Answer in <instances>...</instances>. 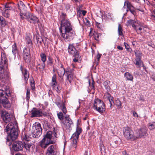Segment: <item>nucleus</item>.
<instances>
[{
	"mask_svg": "<svg viewBox=\"0 0 155 155\" xmlns=\"http://www.w3.org/2000/svg\"><path fill=\"white\" fill-rule=\"evenodd\" d=\"M62 18L61 23V36L66 41H69L73 38L75 33L73 30L70 21L66 18V15L62 13L61 16Z\"/></svg>",
	"mask_w": 155,
	"mask_h": 155,
	"instance_id": "obj_1",
	"label": "nucleus"
},
{
	"mask_svg": "<svg viewBox=\"0 0 155 155\" xmlns=\"http://www.w3.org/2000/svg\"><path fill=\"white\" fill-rule=\"evenodd\" d=\"M4 131L8 133L6 139V143L9 146H10L12 142L17 138L18 135L17 124L9 123L4 129Z\"/></svg>",
	"mask_w": 155,
	"mask_h": 155,
	"instance_id": "obj_2",
	"label": "nucleus"
},
{
	"mask_svg": "<svg viewBox=\"0 0 155 155\" xmlns=\"http://www.w3.org/2000/svg\"><path fill=\"white\" fill-rule=\"evenodd\" d=\"M29 136L28 134L25 133L23 137L24 144L21 141H16L13 142L12 149L15 151H22L24 147L28 151H29Z\"/></svg>",
	"mask_w": 155,
	"mask_h": 155,
	"instance_id": "obj_3",
	"label": "nucleus"
},
{
	"mask_svg": "<svg viewBox=\"0 0 155 155\" xmlns=\"http://www.w3.org/2000/svg\"><path fill=\"white\" fill-rule=\"evenodd\" d=\"M10 96L9 90L7 88L5 91L0 90V104H2L5 108H8L11 106V104L7 97Z\"/></svg>",
	"mask_w": 155,
	"mask_h": 155,
	"instance_id": "obj_4",
	"label": "nucleus"
},
{
	"mask_svg": "<svg viewBox=\"0 0 155 155\" xmlns=\"http://www.w3.org/2000/svg\"><path fill=\"white\" fill-rule=\"evenodd\" d=\"M57 72L58 75L60 77H62L65 73L67 76V79L70 83H71L73 80L74 72L73 70L71 69H67L65 71L64 68L61 66L57 70Z\"/></svg>",
	"mask_w": 155,
	"mask_h": 155,
	"instance_id": "obj_5",
	"label": "nucleus"
},
{
	"mask_svg": "<svg viewBox=\"0 0 155 155\" xmlns=\"http://www.w3.org/2000/svg\"><path fill=\"white\" fill-rule=\"evenodd\" d=\"M93 109L100 113H104L105 110V106L103 101L98 98L95 99L93 103Z\"/></svg>",
	"mask_w": 155,
	"mask_h": 155,
	"instance_id": "obj_6",
	"label": "nucleus"
},
{
	"mask_svg": "<svg viewBox=\"0 0 155 155\" xmlns=\"http://www.w3.org/2000/svg\"><path fill=\"white\" fill-rule=\"evenodd\" d=\"M127 26L132 25L133 28L138 33H140L143 28V26L141 25L140 22L137 20H128L127 22Z\"/></svg>",
	"mask_w": 155,
	"mask_h": 155,
	"instance_id": "obj_7",
	"label": "nucleus"
},
{
	"mask_svg": "<svg viewBox=\"0 0 155 155\" xmlns=\"http://www.w3.org/2000/svg\"><path fill=\"white\" fill-rule=\"evenodd\" d=\"M42 133V128L40 124L35 122L33 124L32 130L31 135L34 138H37L39 137Z\"/></svg>",
	"mask_w": 155,
	"mask_h": 155,
	"instance_id": "obj_8",
	"label": "nucleus"
},
{
	"mask_svg": "<svg viewBox=\"0 0 155 155\" xmlns=\"http://www.w3.org/2000/svg\"><path fill=\"white\" fill-rule=\"evenodd\" d=\"M135 139L141 138H145L147 135V130L145 127H143L136 130L135 131Z\"/></svg>",
	"mask_w": 155,
	"mask_h": 155,
	"instance_id": "obj_9",
	"label": "nucleus"
},
{
	"mask_svg": "<svg viewBox=\"0 0 155 155\" xmlns=\"http://www.w3.org/2000/svg\"><path fill=\"white\" fill-rule=\"evenodd\" d=\"M82 131L81 128L78 127L75 132L74 133L71 137V140L72 142V143L74 147H76L77 146V140H78L79 135Z\"/></svg>",
	"mask_w": 155,
	"mask_h": 155,
	"instance_id": "obj_10",
	"label": "nucleus"
},
{
	"mask_svg": "<svg viewBox=\"0 0 155 155\" xmlns=\"http://www.w3.org/2000/svg\"><path fill=\"white\" fill-rule=\"evenodd\" d=\"M124 136L127 139L135 140V134H133V131L128 127H126L124 130Z\"/></svg>",
	"mask_w": 155,
	"mask_h": 155,
	"instance_id": "obj_11",
	"label": "nucleus"
},
{
	"mask_svg": "<svg viewBox=\"0 0 155 155\" xmlns=\"http://www.w3.org/2000/svg\"><path fill=\"white\" fill-rule=\"evenodd\" d=\"M64 119L61 122L62 126L68 129L70 128L72 124L71 119L69 117V116L66 115L64 117Z\"/></svg>",
	"mask_w": 155,
	"mask_h": 155,
	"instance_id": "obj_12",
	"label": "nucleus"
},
{
	"mask_svg": "<svg viewBox=\"0 0 155 155\" xmlns=\"http://www.w3.org/2000/svg\"><path fill=\"white\" fill-rule=\"evenodd\" d=\"M68 51L69 53L73 55L75 58H79L80 57L79 53L72 45H69Z\"/></svg>",
	"mask_w": 155,
	"mask_h": 155,
	"instance_id": "obj_13",
	"label": "nucleus"
},
{
	"mask_svg": "<svg viewBox=\"0 0 155 155\" xmlns=\"http://www.w3.org/2000/svg\"><path fill=\"white\" fill-rule=\"evenodd\" d=\"M53 143V141H49L48 139H45L44 137L40 142V145L42 148L45 149L50 144Z\"/></svg>",
	"mask_w": 155,
	"mask_h": 155,
	"instance_id": "obj_14",
	"label": "nucleus"
},
{
	"mask_svg": "<svg viewBox=\"0 0 155 155\" xmlns=\"http://www.w3.org/2000/svg\"><path fill=\"white\" fill-rule=\"evenodd\" d=\"M124 6H126L127 9V11H130V12L134 15L135 13L134 7L132 5L131 3L128 1H126L124 3Z\"/></svg>",
	"mask_w": 155,
	"mask_h": 155,
	"instance_id": "obj_15",
	"label": "nucleus"
},
{
	"mask_svg": "<svg viewBox=\"0 0 155 155\" xmlns=\"http://www.w3.org/2000/svg\"><path fill=\"white\" fill-rule=\"evenodd\" d=\"M57 148V146L55 145L50 146L48 149L46 155H54Z\"/></svg>",
	"mask_w": 155,
	"mask_h": 155,
	"instance_id": "obj_16",
	"label": "nucleus"
},
{
	"mask_svg": "<svg viewBox=\"0 0 155 155\" xmlns=\"http://www.w3.org/2000/svg\"><path fill=\"white\" fill-rule=\"evenodd\" d=\"M29 49L25 48L23 50V56L24 60L26 62H29Z\"/></svg>",
	"mask_w": 155,
	"mask_h": 155,
	"instance_id": "obj_17",
	"label": "nucleus"
},
{
	"mask_svg": "<svg viewBox=\"0 0 155 155\" xmlns=\"http://www.w3.org/2000/svg\"><path fill=\"white\" fill-rule=\"evenodd\" d=\"M135 54L136 57V59L135 60L136 61L135 64L136 65L140 66L141 65V64L142 63L140 60L141 54L138 51H135Z\"/></svg>",
	"mask_w": 155,
	"mask_h": 155,
	"instance_id": "obj_18",
	"label": "nucleus"
},
{
	"mask_svg": "<svg viewBox=\"0 0 155 155\" xmlns=\"http://www.w3.org/2000/svg\"><path fill=\"white\" fill-rule=\"evenodd\" d=\"M42 114V112L40 110H36L32 111L31 117H40L41 116Z\"/></svg>",
	"mask_w": 155,
	"mask_h": 155,
	"instance_id": "obj_19",
	"label": "nucleus"
},
{
	"mask_svg": "<svg viewBox=\"0 0 155 155\" xmlns=\"http://www.w3.org/2000/svg\"><path fill=\"white\" fill-rule=\"evenodd\" d=\"M18 7L20 10L21 12L23 13L26 10V7L25 5L21 1H19L18 3Z\"/></svg>",
	"mask_w": 155,
	"mask_h": 155,
	"instance_id": "obj_20",
	"label": "nucleus"
},
{
	"mask_svg": "<svg viewBox=\"0 0 155 155\" xmlns=\"http://www.w3.org/2000/svg\"><path fill=\"white\" fill-rule=\"evenodd\" d=\"M57 105L59 108L61 110L64 114H66L67 112L66 109L64 104L63 103L61 104L58 103L57 104Z\"/></svg>",
	"mask_w": 155,
	"mask_h": 155,
	"instance_id": "obj_21",
	"label": "nucleus"
},
{
	"mask_svg": "<svg viewBox=\"0 0 155 155\" xmlns=\"http://www.w3.org/2000/svg\"><path fill=\"white\" fill-rule=\"evenodd\" d=\"M38 19L37 17L34 15L30 14V22L32 23L37 22Z\"/></svg>",
	"mask_w": 155,
	"mask_h": 155,
	"instance_id": "obj_22",
	"label": "nucleus"
},
{
	"mask_svg": "<svg viewBox=\"0 0 155 155\" xmlns=\"http://www.w3.org/2000/svg\"><path fill=\"white\" fill-rule=\"evenodd\" d=\"M0 24L2 27H5L7 25V22L2 16H0Z\"/></svg>",
	"mask_w": 155,
	"mask_h": 155,
	"instance_id": "obj_23",
	"label": "nucleus"
},
{
	"mask_svg": "<svg viewBox=\"0 0 155 155\" xmlns=\"http://www.w3.org/2000/svg\"><path fill=\"white\" fill-rule=\"evenodd\" d=\"M124 76L127 80L133 81V75L128 72H126L124 74Z\"/></svg>",
	"mask_w": 155,
	"mask_h": 155,
	"instance_id": "obj_24",
	"label": "nucleus"
},
{
	"mask_svg": "<svg viewBox=\"0 0 155 155\" xmlns=\"http://www.w3.org/2000/svg\"><path fill=\"white\" fill-rule=\"evenodd\" d=\"M52 131H50L48 132L44 136V138L45 139H48V140L49 141H53L51 140L52 137Z\"/></svg>",
	"mask_w": 155,
	"mask_h": 155,
	"instance_id": "obj_25",
	"label": "nucleus"
},
{
	"mask_svg": "<svg viewBox=\"0 0 155 155\" xmlns=\"http://www.w3.org/2000/svg\"><path fill=\"white\" fill-rule=\"evenodd\" d=\"M31 81H30V85L31 86V89L33 91H34L35 90V82L32 78H30Z\"/></svg>",
	"mask_w": 155,
	"mask_h": 155,
	"instance_id": "obj_26",
	"label": "nucleus"
},
{
	"mask_svg": "<svg viewBox=\"0 0 155 155\" xmlns=\"http://www.w3.org/2000/svg\"><path fill=\"white\" fill-rule=\"evenodd\" d=\"M107 99L109 101L110 103V107H111V106L113 104H114V98L111 96L109 94H108L107 96Z\"/></svg>",
	"mask_w": 155,
	"mask_h": 155,
	"instance_id": "obj_27",
	"label": "nucleus"
},
{
	"mask_svg": "<svg viewBox=\"0 0 155 155\" xmlns=\"http://www.w3.org/2000/svg\"><path fill=\"white\" fill-rule=\"evenodd\" d=\"M110 83V82L109 81H104L103 83L104 87L108 91L110 90V88L109 86Z\"/></svg>",
	"mask_w": 155,
	"mask_h": 155,
	"instance_id": "obj_28",
	"label": "nucleus"
},
{
	"mask_svg": "<svg viewBox=\"0 0 155 155\" xmlns=\"http://www.w3.org/2000/svg\"><path fill=\"white\" fill-rule=\"evenodd\" d=\"M52 86L54 88L57 84V82L56 81V76L55 74H54L52 77Z\"/></svg>",
	"mask_w": 155,
	"mask_h": 155,
	"instance_id": "obj_29",
	"label": "nucleus"
},
{
	"mask_svg": "<svg viewBox=\"0 0 155 155\" xmlns=\"http://www.w3.org/2000/svg\"><path fill=\"white\" fill-rule=\"evenodd\" d=\"M12 52L14 55L18 52V49L15 43H14L12 46Z\"/></svg>",
	"mask_w": 155,
	"mask_h": 155,
	"instance_id": "obj_30",
	"label": "nucleus"
},
{
	"mask_svg": "<svg viewBox=\"0 0 155 155\" xmlns=\"http://www.w3.org/2000/svg\"><path fill=\"white\" fill-rule=\"evenodd\" d=\"M41 61L45 63L46 60V57L45 54L42 53L40 54Z\"/></svg>",
	"mask_w": 155,
	"mask_h": 155,
	"instance_id": "obj_31",
	"label": "nucleus"
},
{
	"mask_svg": "<svg viewBox=\"0 0 155 155\" xmlns=\"http://www.w3.org/2000/svg\"><path fill=\"white\" fill-rule=\"evenodd\" d=\"M25 73L24 74V78L26 83H27V81L29 77V74H27V72H28V71L26 69L25 70Z\"/></svg>",
	"mask_w": 155,
	"mask_h": 155,
	"instance_id": "obj_32",
	"label": "nucleus"
},
{
	"mask_svg": "<svg viewBox=\"0 0 155 155\" xmlns=\"http://www.w3.org/2000/svg\"><path fill=\"white\" fill-rule=\"evenodd\" d=\"M4 71L3 67H0V78H3L4 77Z\"/></svg>",
	"mask_w": 155,
	"mask_h": 155,
	"instance_id": "obj_33",
	"label": "nucleus"
},
{
	"mask_svg": "<svg viewBox=\"0 0 155 155\" xmlns=\"http://www.w3.org/2000/svg\"><path fill=\"white\" fill-rule=\"evenodd\" d=\"M57 116L58 119L61 121L62 122L64 119V117H63V114L61 112H59L57 114Z\"/></svg>",
	"mask_w": 155,
	"mask_h": 155,
	"instance_id": "obj_34",
	"label": "nucleus"
},
{
	"mask_svg": "<svg viewBox=\"0 0 155 155\" xmlns=\"http://www.w3.org/2000/svg\"><path fill=\"white\" fill-rule=\"evenodd\" d=\"M115 103V105L119 108L121 107V103L120 101L118 99L116 100Z\"/></svg>",
	"mask_w": 155,
	"mask_h": 155,
	"instance_id": "obj_35",
	"label": "nucleus"
},
{
	"mask_svg": "<svg viewBox=\"0 0 155 155\" xmlns=\"http://www.w3.org/2000/svg\"><path fill=\"white\" fill-rule=\"evenodd\" d=\"M12 8L11 6V5L9 4H6L5 5V7L4 8V9L5 11L8 10H10Z\"/></svg>",
	"mask_w": 155,
	"mask_h": 155,
	"instance_id": "obj_36",
	"label": "nucleus"
},
{
	"mask_svg": "<svg viewBox=\"0 0 155 155\" xmlns=\"http://www.w3.org/2000/svg\"><path fill=\"white\" fill-rule=\"evenodd\" d=\"M149 128L150 130L155 129V122H154L152 124L149 123Z\"/></svg>",
	"mask_w": 155,
	"mask_h": 155,
	"instance_id": "obj_37",
	"label": "nucleus"
},
{
	"mask_svg": "<svg viewBox=\"0 0 155 155\" xmlns=\"http://www.w3.org/2000/svg\"><path fill=\"white\" fill-rule=\"evenodd\" d=\"M101 35L100 34H98L97 33H95L94 34L93 36L95 39L96 40H98L99 37H100Z\"/></svg>",
	"mask_w": 155,
	"mask_h": 155,
	"instance_id": "obj_38",
	"label": "nucleus"
},
{
	"mask_svg": "<svg viewBox=\"0 0 155 155\" xmlns=\"http://www.w3.org/2000/svg\"><path fill=\"white\" fill-rule=\"evenodd\" d=\"M122 28L120 25H119L118 26V32L119 35H123Z\"/></svg>",
	"mask_w": 155,
	"mask_h": 155,
	"instance_id": "obj_39",
	"label": "nucleus"
},
{
	"mask_svg": "<svg viewBox=\"0 0 155 155\" xmlns=\"http://www.w3.org/2000/svg\"><path fill=\"white\" fill-rule=\"evenodd\" d=\"M1 60L4 61V63L5 64H6L7 62V58L5 57V55L4 53H3V55H1Z\"/></svg>",
	"mask_w": 155,
	"mask_h": 155,
	"instance_id": "obj_40",
	"label": "nucleus"
},
{
	"mask_svg": "<svg viewBox=\"0 0 155 155\" xmlns=\"http://www.w3.org/2000/svg\"><path fill=\"white\" fill-rule=\"evenodd\" d=\"M112 18L113 17V15L111 13H107L105 14V15L104 16V17L106 18Z\"/></svg>",
	"mask_w": 155,
	"mask_h": 155,
	"instance_id": "obj_41",
	"label": "nucleus"
},
{
	"mask_svg": "<svg viewBox=\"0 0 155 155\" xmlns=\"http://www.w3.org/2000/svg\"><path fill=\"white\" fill-rule=\"evenodd\" d=\"M38 65L40 66V67H39V68L43 70H44V69L45 67V63L43 62L41 64H39Z\"/></svg>",
	"mask_w": 155,
	"mask_h": 155,
	"instance_id": "obj_42",
	"label": "nucleus"
},
{
	"mask_svg": "<svg viewBox=\"0 0 155 155\" xmlns=\"http://www.w3.org/2000/svg\"><path fill=\"white\" fill-rule=\"evenodd\" d=\"M89 87L91 89V90H94V82L93 81H92V83L91 84L90 82H89Z\"/></svg>",
	"mask_w": 155,
	"mask_h": 155,
	"instance_id": "obj_43",
	"label": "nucleus"
},
{
	"mask_svg": "<svg viewBox=\"0 0 155 155\" xmlns=\"http://www.w3.org/2000/svg\"><path fill=\"white\" fill-rule=\"evenodd\" d=\"M83 21L84 23L87 25H89L90 24L89 21L87 18H85L83 19Z\"/></svg>",
	"mask_w": 155,
	"mask_h": 155,
	"instance_id": "obj_44",
	"label": "nucleus"
},
{
	"mask_svg": "<svg viewBox=\"0 0 155 155\" xmlns=\"http://www.w3.org/2000/svg\"><path fill=\"white\" fill-rule=\"evenodd\" d=\"M147 44L148 46L151 47L153 48H154L155 47V45L151 42H147Z\"/></svg>",
	"mask_w": 155,
	"mask_h": 155,
	"instance_id": "obj_45",
	"label": "nucleus"
},
{
	"mask_svg": "<svg viewBox=\"0 0 155 155\" xmlns=\"http://www.w3.org/2000/svg\"><path fill=\"white\" fill-rule=\"evenodd\" d=\"M29 95V91L28 89H27V97H26V99L27 100H28L29 99V97H28Z\"/></svg>",
	"mask_w": 155,
	"mask_h": 155,
	"instance_id": "obj_46",
	"label": "nucleus"
},
{
	"mask_svg": "<svg viewBox=\"0 0 155 155\" xmlns=\"http://www.w3.org/2000/svg\"><path fill=\"white\" fill-rule=\"evenodd\" d=\"M96 25L97 27L99 28H101V25L100 24V23L96 22Z\"/></svg>",
	"mask_w": 155,
	"mask_h": 155,
	"instance_id": "obj_47",
	"label": "nucleus"
},
{
	"mask_svg": "<svg viewBox=\"0 0 155 155\" xmlns=\"http://www.w3.org/2000/svg\"><path fill=\"white\" fill-rule=\"evenodd\" d=\"M133 116L135 117H138V115L135 111H134L133 112Z\"/></svg>",
	"mask_w": 155,
	"mask_h": 155,
	"instance_id": "obj_48",
	"label": "nucleus"
},
{
	"mask_svg": "<svg viewBox=\"0 0 155 155\" xmlns=\"http://www.w3.org/2000/svg\"><path fill=\"white\" fill-rule=\"evenodd\" d=\"M124 44L126 49H128L129 48V46L127 43H124Z\"/></svg>",
	"mask_w": 155,
	"mask_h": 155,
	"instance_id": "obj_49",
	"label": "nucleus"
},
{
	"mask_svg": "<svg viewBox=\"0 0 155 155\" xmlns=\"http://www.w3.org/2000/svg\"><path fill=\"white\" fill-rule=\"evenodd\" d=\"M101 54H98L97 55V58L98 61H99V60H100V58L101 57Z\"/></svg>",
	"mask_w": 155,
	"mask_h": 155,
	"instance_id": "obj_50",
	"label": "nucleus"
},
{
	"mask_svg": "<svg viewBox=\"0 0 155 155\" xmlns=\"http://www.w3.org/2000/svg\"><path fill=\"white\" fill-rule=\"evenodd\" d=\"M151 16L152 17H153L154 18H155V10H154L152 13Z\"/></svg>",
	"mask_w": 155,
	"mask_h": 155,
	"instance_id": "obj_51",
	"label": "nucleus"
},
{
	"mask_svg": "<svg viewBox=\"0 0 155 155\" xmlns=\"http://www.w3.org/2000/svg\"><path fill=\"white\" fill-rule=\"evenodd\" d=\"M122 154L123 155H129L128 153H127L126 150H124L123 151Z\"/></svg>",
	"mask_w": 155,
	"mask_h": 155,
	"instance_id": "obj_52",
	"label": "nucleus"
},
{
	"mask_svg": "<svg viewBox=\"0 0 155 155\" xmlns=\"http://www.w3.org/2000/svg\"><path fill=\"white\" fill-rule=\"evenodd\" d=\"M117 48L120 50H123V48L122 47L120 46H118L117 47Z\"/></svg>",
	"mask_w": 155,
	"mask_h": 155,
	"instance_id": "obj_53",
	"label": "nucleus"
},
{
	"mask_svg": "<svg viewBox=\"0 0 155 155\" xmlns=\"http://www.w3.org/2000/svg\"><path fill=\"white\" fill-rule=\"evenodd\" d=\"M3 15L6 17H8V14L7 13H3Z\"/></svg>",
	"mask_w": 155,
	"mask_h": 155,
	"instance_id": "obj_54",
	"label": "nucleus"
},
{
	"mask_svg": "<svg viewBox=\"0 0 155 155\" xmlns=\"http://www.w3.org/2000/svg\"><path fill=\"white\" fill-rule=\"evenodd\" d=\"M26 39L27 40L28 44H29V39L28 36L26 37Z\"/></svg>",
	"mask_w": 155,
	"mask_h": 155,
	"instance_id": "obj_55",
	"label": "nucleus"
},
{
	"mask_svg": "<svg viewBox=\"0 0 155 155\" xmlns=\"http://www.w3.org/2000/svg\"><path fill=\"white\" fill-rule=\"evenodd\" d=\"M145 31H146L145 28L143 27V28L142 30L141 31L140 33H143V32H145Z\"/></svg>",
	"mask_w": 155,
	"mask_h": 155,
	"instance_id": "obj_56",
	"label": "nucleus"
},
{
	"mask_svg": "<svg viewBox=\"0 0 155 155\" xmlns=\"http://www.w3.org/2000/svg\"><path fill=\"white\" fill-rule=\"evenodd\" d=\"M77 58H74V59H73V61L75 62H77L78 61V59H77Z\"/></svg>",
	"mask_w": 155,
	"mask_h": 155,
	"instance_id": "obj_57",
	"label": "nucleus"
},
{
	"mask_svg": "<svg viewBox=\"0 0 155 155\" xmlns=\"http://www.w3.org/2000/svg\"><path fill=\"white\" fill-rule=\"evenodd\" d=\"M86 12L85 11L83 10L82 11V13L84 15L85 14Z\"/></svg>",
	"mask_w": 155,
	"mask_h": 155,
	"instance_id": "obj_58",
	"label": "nucleus"
},
{
	"mask_svg": "<svg viewBox=\"0 0 155 155\" xmlns=\"http://www.w3.org/2000/svg\"><path fill=\"white\" fill-rule=\"evenodd\" d=\"M36 39L37 40V41L38 42L39 41L40 42H41V41H39V38L38 37H37V36L36 37Z\"/></svg>",
	"mask_w": 155,
	"mask_h": 155,
	"instance_id": "obj_59",
	"label": "nucleus"
},
{
	"mask_svg": "<svg viewBox=\"0 0 155 155\" xmlns=\"http://www.w3.org/2000/svg\"><path fill=\"white\" fill-rule=\"evenodd\" d=\"M151 78L153 81H155V76H153V77H152Z\"/></svg>",
	"mask_w": 155,
	"mask_h": 155,
	"instance_id": "obj_60",
	"label": "nucleus"
},
{
	"mask_svg": "<svg viewBox=\"0 0 155 155\" xmlns=\"http://www.w3.org/2000/svg\"><path fill=\"white\" fill-rule=\"evenodd\" d=\"M75 2H79L81 0H74Z\"/></svg>",
	"mask_w": 155,
	"mask_h": 155,
	"instance_id": "obj_61",
	"label": "nucleus"
},
{
	"mask_svg": "<svg viewBox=\"0 0 155 155\" xmlns=\"http://www.w3.org/2000/svg\"><path fill=\"white\" fill-rule=\"evenodd\" d=\"M35 145H33V146H32V149H34V148H35Z\"/></svg>",
	"mask_w": 155,
	"mask_h": 155,
	"instance_id": "obj_62",
	"label": "nucleus"
},
{
	"mask_svg": "<svg viewBox=\"0 0 155 155\" xmlns=\"http://www.w3.org/2000/svg\"><path fill=\"white\" fill-rule=\"evenodd\" d=\"M15 155H21V154H20V153H18L16 154Z\"/></svg>",
	"mask_w": 155,
	"mask_h": 155,
	"instance_id": "obj_63",
	"label": "nucleus"
},
{
	"mask_svg": "<svg viewBox=\"0 0 155 155\" xmlns=\"http://www.w3.org/2000/svg\"><path fill=\"white\" fill-rule=\"evenodd\" d=\"M143 0L145 2H146H146H147L148 3L149 2V1L148 0Z\"/></svg>",
	"mask_w": 155,
	"mask_h": 155,
	"instance_id": "obj_64",
	"label": "nucleus"
}]
</instances>
